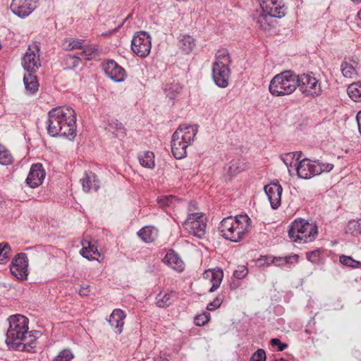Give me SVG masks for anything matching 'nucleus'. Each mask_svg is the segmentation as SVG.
Segmentation results:
<instances>
[{
    "mask_svg": "<svg viewBox=\"0 0 361 361\" xmlns=\"http://www.w3.org/2000/svg\"><path fill=\"white\" fill-rule=\"evenodd\" d=\"M47 129L52 137L73 138L76 130V114L74 109L69 106L52 109L48 114Z\"/></svg>",
    "mask_w": 361,
    "mask_h": 361,
    "instance_id": "1",
    "label": "nucleus"
},
{
    "mask_svg": "<svg viewBox=\"0 0 361 361\" xmlns=\"http://www.w3.org/2000/svg\"><path fill=\"white\" fill-rule=\"evenodd\" d=\"M248 228V216L246 214L224 218L219 224V231L221 235L233 242L243 240Z\"/></svg>",
    "mask_w": 361,
    "mask_h": 361,
    "instance_id": "2",
    "label": "nucleus"
},
{
    "mask_svg": "<svg viewBox=\"0 0 361 361\" xmlns=\"http://www.w3.org/2000/svg\"><path fill=\"white\" fill-rule=\"evenodd\" d=\"M9 327L6 332V343L10 348H19L22 338L28 331V319L21 314L10 316L8 319Z\"/></svg>",
    "mask_w": 361,
    "mask_h": 361,
    "instance_id": "3",
    "label": "nucleus"
},
{
    "mask_svg": "<svg viewBox=\"0 0 361 361\" xmlns=\"http://www.w3.org/2000/svg\"><path fill=\"white\" fill-rule=\"evenodd\" d=\"M298 82L297 74L291 71H286L272 78L269 90L274 96L288 95L296 90Z\"/></svg>",
    "mask_w": 361,
    "mask_h": 361,
    "instance_id": "4",
    "label": "nucleus"
},
{
    "mask_svg": "<svg viewBox=\"0 0 361 361\" xmlns=\"http://www.w3.org/2000/svg\"><path fill=\"white\" fill-rule=\"evenodd\" d=\"M317 226L315 224L300 219L292 222L288 230L289 238L298 243L312 242L317 236Z\"/></svg>",
    "mask_w": 361,
    "mask_h": 361,
    "instance_id": "5",
    "label": "nucleus"
},
{
    "mask_svg": "<svg viewBox=\"0 0 361 361\" xmlns=\"http://www.w3.org/2000/svg\"><path fill=\"white\" fill-rule=\"evenodd\" d=\"M231 64V59L228 51H218L212 66V77L216 85L220 87L224 88L228 85Z\"/></svg>",
    "mask_w": 361,
    "mask_h": 361,
    "instance_id": "6",
    "label": "nucleus"
},
{
    "mask_svg": "<svg viewBox=\"0 0 361 361\" xmlns=\"http://www.w3.org/2000/svg\"><path fill=\"white\" fill-rule=\"evenodd\" d=\"M333 168L334 164H332L305 158L298 163L296 171L298 177L309 179L320 175L323 172H329Z\"/></svg>",
    "mask_w": 361,
    "mask_h": 361,
    "instance_id": "7",
    "label": "nucleus"
},
{
    "mask_svg": "<svg viewBox=\"0 0 361 361\" xmlns=\"http://www.w3.org/2000/svg\"><path fill=\"white\" fill-rule=\"evenodd\" d=\"M297 87L305 97H316L322 94L321 82L312 73L297 75Z\"/></svg>",
    "mask_w": 361,
    "mask_h": 361,
    "instance_id": "8",
    "label": "nucleus"
},
{
    "mask_svg": "<svg viewBox=\"0 0 361 361\" xmlns=\"http://www.w3.org/2000/svg\"><path fill=\"white\" fill-rule=\"evenodd\" d=\"M184 226L190 233L200 238L206 233L207 224L201 213L190 214L184 222Z\"/></svg>",
    "mask_w": 361,
    "mask_h": 361,
    "instance_id": "9",
    "label": "nucleus"
},
{
    "mask_svg": "<svg viewBox=\"0 0 361 361\" xmlns=\"http://www.w3.org/2000/svg\"><path fill=\"white\" fill-rule=\"evenodd\" d=\"M151 47V37L145 31L137 32L132 39V50L136 55L140 57L147 56L150 52Z\"/></svg>",
    "mask_w": 361,
    "mask_h": 361,
    "instance_id": "10",
    "label": "nucleus"
},
{
    "mask_svg": "<svg viewBox=\"0 0 361 361\" xmlns=\"http://www.w3.org/2000/svg\"><path fill=\"white\" fill-rule=\"evenodd\" d=\"M39 51L37 46H35L33 49L29 47L24 54L22 59V66L27 73H35L41 66Z\"/></svg>",
    "mask_w": 361,
    "mask_h": 361,
    "instance_id": "11",
    "label": "nucleus"
},
{
    "mask_svg": "<svg viewBox=\"0 0 361 361\" xmlns=\"http://www.w3.org/2000/svg\"><path fill=\"white\" fill-rule=\"evenodd\" d=\"M28 259L24 252L18 253L13 259L11 265V272L17 279L23 280L27 276Z\"/></svg>",
    "mask_w": 361,
    "mask_h": 361,
    "instance_id": "12",
    "label": "nucleus"
},
{
    "mask_svg": "<svg viewBox=\"0 0 361 361\" xmlns=\"http://www.w3.org/2000/svg\"><path fill=\"white\" fill-rule=\"evenodd\" d=\"M260 8L264 12L273 16L275 18H281L287 13V8L282 0H263Z\"/></svg>",
    "mask_w": 361,
    "mask_h": 361,
    "instance_id": "13",
    "label": "nucleus"
},
{
    "mask_svg": "<svg viewBox=\"0 0 361 361\" xmlns=\"http://www.w3.org/2000/svg\"><path fill=\"white\" fill-rule=\"evenodd\" d=\"M35 8V0H13L11 5L13 13L21 18L30 15Z\"/></svg>",
    "mask_w": 361,
    "mask_h": 361,
    "instance_id": "14",
    "label": "nucleus"
},
{
    "mask_svg": "<svg viewBox=\"0 0 361 361\" xmlns=\"http://www.w3.org/2000/svg\"><path fill=\"white\" fill-rule=\"evenodd\" d=\"M264 192L270 202L273 209H277L281 203V195L283 188L279 182L271 183L264 186Z\"/></svg>",
    "mask_w": 361,
    "mask_h": 361,
    "instance_id": "15",
    "label": "nucleus"
},
{
    "mask_svg": "<svg viewBox=\"0 0 361 361\" xmlns=\"http://www.w3.org/2000/svg\"><path fill=\"white\" fill-rule=\"evenodd\" d=\"M44 177L45 171L42 165L41 164H35L30 168L26 182L30 188H35L42 183Z\"/></svg>",
    "mask_w": 361,
    "mask_h": 361,
    "instance_id": "16",
    "label": "nucleus"
},
{
    "mask_svg": "<svg viewBox=\"0 0 361 361\" xmlns=\"http://www.w3.org/2000/svg\"><path fill=\"white\" fill-rule=\"evenodd\" d=\"M104 70L106 75L115 82H121L125 79V70L113 60L107 61Z\"/></svg>",
    "mask_w": 361,
    "mask_h": 361,
    "instance_id": "17",
    "label": "nucleus"
},
{
    "mask_svg": "<svg viewBox=\"0 0 361 361\" xmlns=\"http://www.w3.org/2000/svg\"><path fill=\"white\" fill-rule=\"evenodd\" d=\"M253 20L256 23L257 29L269 31L271 28L274 27L277 23L276 18H274L273 16L269 15L262 10L260 13L257 16H253Z\"/></svg>",
    "mask_w": 361,
    "mask_h": 361,
    "instance_id": "18",
    "label": "nucleus"
},
{
    "mask_svg": "<svg viewBox=\"0 0 361 361\" xmlns=\"http://www.w3.org/2000/svg\"><path fill=\"white\" fill-rule=\"evenodd\" d=\"M299 256L296 254L288 255L286 257H274L271 262L267 257L258 259L256 262L258 266L269 265L273 263L276 266H283L285 264H295L298 262Z\"/></svg>",
    "mask_w": 361,
    "mask_h": 361,
    "instance_id": "19",
    "label": "nucleus"
},
{
    "mask_svg": "<svg viewBox=\"0 0 361 361\" xmlns=\"http://www.w3.org/2000/svg\"><path fill=\"white\" fill-rule=\"evenodd\" d=\"M180 131H175L172 135L171 152L176 159H180L184 158L186 154V149L188 145L183 140L178 138Z\"/></svg>",
    "mask_w": 361,
    "mask_h": 361,
    "instance_id": "20",
    "label": "nucleus"
},
{
    "mask_svg": "<svg viewBox=\"0 0 361 361\" xmlns=\"http://www.w3.org/2000/svg\"><path fill=\"white\" fill-rule=\"evenodd\" d=\"M41 336L39 331H29V334H25L22 338V344H20L19 348H13L16 350L32 352L36 347L37 339Z\"/></svg>",
    "mask_w": 361,
    "mask_h": 361,
    "instance_id": "21",
    "label": "nucleus"
},
{
    "mask_svg": "<svg viewBox=\"0 0 361 361\" xmlns=\"http://www.w3.org/2000/svg\"><path fill=\"white\" fill-rule=\"evenodd\" d=\"M202 276L204 279L209 280V282L212 284L209 292L213 293L220 286L224 277V272L220 269H208L203 273Z\"/></svg>",
    "mask_w": 361,
    "mask_h": 361,
    "instance_id": "22",
    "label": "nucleus"
},
{
    "mask_svg": "<svg viewBox=\"0 0 361 361\" xmlns=\"http://www.w3.org/2000/svg\"><path fill=\"white\" fill-rule=\"evenodd\" d=\"M176 131H180L178 138L183 140L188 145H190L194 140L197 133V127L188 124L180 125Z\"/></svg>",
    "mask_w": 361,
    "mask_h": 361,
    "instance_id": "23",
    "label": "nucleus"
},
{
    "mask_svg": "<svg viewBox=\"0 0 361 361\" xmlns=\"http://www.w3.org/2000/svg\"><path fill=\"white\" fill-rule=\"evenodd\" d=\"M80 182L83 190L86 192L92 190L97 191L99 188V181L92 171L85 172L84 177L80 179Z\"/></svg>",
    "mask_w": 361,
    "mask_h": 361,
    "instance_id": "24",
    "label": "nucleus"
},
{
    "mask_svg": "<svg viewBox=\"0 0 361 361\" xmlns=\"http://www.w3.org/2000/svg\"><path fill=\"white\" fill-rule=\"evenodd\" d=\"M125 318L126 314L121 309H116L111 314L109 323L116 329V333L120 334L122 332Z\"/></svg>",
    "mask_w": 361,
    "mask_h": 361,
    "instance_id": "25",
    "label": "nucleus"
},
{
    "mask_svg": "<svg viewBox=\"0 0 361 361\" xmlns=\"http://www.w3.org/2000/svg\"><path fill=\"white\" fill-rule=\"evenodd\" d=\"M164 262L178 272H181L184 269L183 262L173 250H170L166 253Z\"/></svg>",
    "mask_w": 361,
    "mask_h": 361,
    "instance_id": "26",
    "label": "nucleus"
},
{
    "mask_svg": "<svg viewBox=\"0 0 361 361\" xmlns=\"http://www.w3.org/2000/svg\"><path fill=\"white\" fill-rule=\"evenodd\" d=\"M34 73H27L23 77V82L26 91L30 94H35L39 88V83Z\"/></svg>",
    "mask_w": 361,
    "mask_h": 361,
    "instance_id": "27",
    "label": "nucleus"
},
{
    "mask_svg": "<svg viewBox=\"0 0 361 361\" xmlns=\"http://www.w3.org/2000/svg\"><path fill=\"white\" fill-rule=\"evenodd\" d=\"M107 130L111 132L115 137L120 139L126 135L123 125L116 118H111L108 121Z\"/></svg>",
    "mask_w": 361,
    "mask_h": 361,
    "instance_id": "28",
    "label": "nucleus"
},
{
    "mask_svg": "<svg viewBox=\"0 0 361 361\" xmlns=\"http://www.w3.org/2000/svg\"><path fill=\"white\" fill-rule=\"evenodd\" d=\"M174 292H160L156 298V305L159 307L165 308L170 306L174 300Z\"/></svg>",
    "mask_w": 361,
    "mask_h": 361,
    "instance_id": "29",
    "label": "nucleus"
},
{
    "mask_svg": "<svg viewBox=\"0 0 361 361\" xmlns=\"http://www.w3.org/2000/svg\"><path fill=\"white\" fill-rule=\"evenodd\" d=\"M83 247L80 250V254L82 257L88 259H97L100 256L99 252L97 250V247L92 245L90 242H85L82 243Z\"/></svg>",
    "mask_w": 361,
    "mask_h": 361,
    "instance_id": "30",
    "label": "nucleus"
},
{
    "mask_svg": "<svg viewBox=\"0 0 361 361\" xmlns=\"http://www.w3.org/2000/svg\"><path fill=\"white\" fill-rule=\"evenodd\" d=\"M81 49L82 51L79 54L80 56L85 60L96 59L99 56L98 47L95 45H83Z\"/></svg>",
    "mask_w": 361,
    "mask_h": 361,
    "instance_id": "31",
    "label": "nucleus"
},
{
    "mask_svg": "<svg viewBox=\"0 0 361 361\" xmlns=\"http://www.w3.org/2000/svg\"><path fill=\"white\" fill-rule=\"evenodd\" d=\"M137 234L145 243H151L155 240L157 233L153 227L145 226L138 231Z\"/></svg>",
    "mask_w": 361,
    "mask_h": 361,
    "instance_id": "32",
    "label": "nucleus"
},
{
    "mask_svg": "<svg viewBox=\"0 0 361 361\" xmlns=\"http://www.w3.org/2000/svg\"><path fill=\"white\" fill-rule=\"evenodd\" d=\"M138 159L144 167L152 169L154 166V155L152 152L147 151L140 153Z\"/></svg>",
    "mask_w": 361,
    "mask_h": 361,
    "instance_id": "33",
    "label": "nucleus"
},
{
    "mask_svg": "<svg viewBox=\"0 0 361 361\" xmlns=\"http://www.w3.org/2000/svg\"><path fill=\"white\" fill-rule=\"evenodd\" d=\"M345 232L355 237L361 235V219L350 221L346 226Z\"/></svg>",
    "mask_w": 361,
    "mask_h": 361,
    "instance_id": "34",
    "label": "nucleus"
},
{
    "mask_svg": "<svg viewBox=\"0 0 361 361\" xmlns=\"http://www.w3.org/2000/svg\"><path fill=\"white\" fill-rule=\"evenodd\" d=\"M195 46L194 39L189 35H185L180 41V49L185 54L190 53Z\"/></svg>",
    "mask_w": 361,
    "mask_h": 361,
    "instance_id": "35",
    "label": "nucleus"
},
{
    "mask_svg": "<svg viewBox=\"0 0 361 361\" xmlns=\"http://www.w3.org/2000/svg\"><path fill=\"white\" fill-rule=\"evenodd\" d=\"M348 94L355 102H361V82H355L349 85Z\"/></svg>",
    "mask_w": 361,
    "mask_h": 361,
    "instance_id": "36",
    "label": "nucleus"
},
{
    "mask_svg": "<svg viewBox=\"0 0 361 361\" xmlns=\"http://www.w3.org/2000/svg\"><path fill=\"white\" fill-rule=\"evenodd\" d=\"M302 152H289L281 157V160L286 165L288 168L291 167L293 164V160L296 161L295 166L299 162V159L301 157Z\"/></svg>",
    "mask_w": 361,
    "mask_h": 361,
    "instance_id": "37",
    "label": "nucleus"
},
{
    "mask_svg": "<svg viewBox=\"0 0 361 361\" xmlns=\"http://www.w3.org/2000/svg\"><path fill=\"white\" fill-rule=\"evenodd\" d=\"M13 161L11 153L4 146L0 145V164L9 165Z\"/></svg>",
    "mask_w": 361,
    "mask_h": 361,
    "instance_id": "38",
    "label": "nucleus"
},
{
    "mask_svg": "<svg viewBox=\"0 0 361 361\" xmlns=\"http://www.w3.org/2000/svg\"><path fill=\"white\" fill-rule=\"evenodd\" d=\"M85 40L82 39H66L64 45L66 50H73L75 49H81L83 47Z\"/></svg>",
    "mask_w": 361,
    "mask_h": 361,
    "instance_id": "39",
    "label": "nucleus"
},
{
    "mask_svg": "<svg viewBox=\"0 0 361 361\" xmlns=\"http://www.w3.org/2000/svg\"><path fill=\"white\" fill-rule=\"evenodd\" d=\"M322 253L323 250L320 248H318L314 250L307 252L306 257L308 261L311 262L313 264H319L322 261Z\"/></svg>",
    "mask_w": 361,
    "mask_h": 361,
    "instance_id": "40",
    "label": "nucleus"
},
{
    "mask_svg": "<svg viewBox=\"0 0 361 361\" xmlns=\"http://www.w3.org/2000/svg\"><path fill=\"white\" fill-rule=\"evenodd\" d=\"M81 60L80 56L75 55H66L63 59L64 64L67 68L72 69L78 66Z\"/></svg>",
    "mask_w": 361,
    "mask_h": 361,
    "instance_id": "41",
    "label": "nucleus"
},
{
    "mask_svg": "<svg viewBox=\"0 0 361 361\" xmlns=\"http://www.w3.org/2000/svg\"><path fill=\"white\" fill-rule=\"evenodd\" d=\"M339 261L341 264L352 268L361 267V262L357 261L349 256L342 255L339 257Z\"/></svg>",
    "mask_w": 361,
    "mask_h": 361,
    "instance_id": "42",
    "label": "nucleus"
},
{
    "mask_svg": "<svg viewBox=\"0 0 361 361\" xmlns=\"http://www.w3.org/2000/svg\"><path fill=\"white\" fill-rule=\"evenodd\" d=\"M341 71L344 77L349 78H353L357 74L355 68L348 62L342 63Z\"/></svg>",
    "mask_w": 361,
    "mask_h": 361,
    "instance_id": "43",
    "label": "nucleus"
},
{
    "mask_svg": "<svg viewBox=\"0 0 361 361\" xmlns=\"http://www.w3.org/2000/svg\"><path fill=\"white\" fill-rule=\"evenodd\" d=\"M11 247L6 243H0V264H5L9 256Z\"/></svg>",
    "mask_w": 361,
    "mask_h": 361,
    "instance_id": "44",
    "label": "nucleus"
},
{
    "mask_svg": "<svg viewBox=\"0 0 361 361\" xmlns=\"http://www.w3.org/2000/svg\"><path fill=\"white\" fill-rule=\"evenodd\" d=\"M74 355L71 350L64 349L54 357L52 361H71Z\"/></svg>",
    "mask_w": 361,
    "mask_h": 361,
    "instance_id": "45",
    "label": "nucleus"
},
{
    "mask_svg": "<svg viewBox=\"0 0 361 361\" xmlns=\"http://www.w3.org/2000/svg\"><path fill=\"white\" fill-rule=\"evenodd\" d=\"M177 201L178 199L172 195L164 196L158 199V203L162 207H173Z\"/></svg>",
    "mask_w": 361,
    "mask_h": 361,
    "instance_id": "46",
    "label": "nucleus"
},
{
    "mask_svg": "<svg viewBox=\"0 0 361 361\" xmlns=\"http://www.w3.org/2000/svg\"><path fill=\"white\" fill-rule=\"evenodd\" d=\"M248 274V268L245 265H239L234 271L233 277L235 280L244 279Z\"/></svg>",
    "mask_w": 361,
    "mask_h": 361,
    "instance_id": "47",
    "label": "nucleus"
},
{
    "mask_svg": "<svg viewBox=\"0 0 361 361\" xmlns=\"http://www.w3.org/2000/svg\"><path fill=\"white\" fill-rule=\"evenodd\" d=\"M179 89L180 88L177 84H171L167 85L165 88L166 97H169L171 100L174 99L177 94L179 92Z\"/></svg>",
    "mask_w": 361,
    "mask_h": 361,
    "instance_id": "48",
    "label": "nucleus"
},
{
    "mask_svg": "<svg viewBox=\"0 0 361 361\" xmlns=\"http://www.w3.org/2000/svg\"><path fill=\"white\" fill-rule=\"evenodd\" d=\"M210 314L207 312L197 315L194 319V322L197 326H203L209 321Z\"/></svg>",
    "mask_w": 361,
    "mask_h": 361,
    "instance_id": "49",
    "label": "nucleus"
},
{
    "mask_svg": "<svg viewBox=\"0 0 361 361\" xmlns=\"http://www.w3.org/2000/svg\"><path fill=\"white\" fill-rule=\"evenodd\" d=\"M224 296L219 295H217L215 299L210 302L207 306V310L209 311H213L219 307L223 302Z\"/></svg>",
    "mask_w": 361,
    "mask_h": 361,
    "instance_id": "50",
    "label": "nucleus"
},
{
    "mask_svg": "<svg viewBox=\"0 0 361 361\" xmlns=\"http://www.w3.org/2000/svg\"><path fill=\"white\" fill-rule=\"evenodd\" d=\"M266 353L263 349H258L250 358V361H266Z\"/></svg>",
    "mask_w": 361,
    "mask_h": 361,
    "instance_id": "51",
    "label": "nucleus"
},
{
    "mask_svg": "<svg viewBox=\"0 0 361 361\" xmlns=\"http://www.w3.org/2000/svg\"><path fill=\"white\" fill-rule=\"evenodd\" d=\"M270 343L272 346H278L279 351L284 350L288 345L286 343H283L279 338H272L270 341Z\"/></svg>",
    "mask_w": 361,
    "mask_h": 361,
    "instance_id": "52",
    "label": "nucleus"
},
{
    "mask_svg": "<svg viewBox=\"0 0 361 361\" xmlns=\"http://www.w3.org/2000/svg\"><path fill=\"white\" fill-rule=\"evenodd\" d=\"M90 292V286L85 285V286H82L78 291L79 294L82 296L88 295Z\"/></svg>",
    "mask_w": 361,
    "mask_h": 361,
    "instance_id": "53",
    "label": "nucleus"
},
{
    "mask_svg": "<svg viewBox=\"0 0 361 361\" xmlns=\"http://www.w3.org/2000/svg\"><path fill=\"white\" fill-rule=\"evenodd\" d=\"M356 120H357V125H358L359 132L361 134V111H360L357 113V116H356Z\"/></svg>",
    "mask_w": 361,
    "mask_h": 361,
    "instance_id": "54",
    "label": "nucleus"
},
{
    "mask_svg": "<svg viewBox=\"0 0 361 361\" xmlns=\"http://www.w3.org/2000/svg\"><path fill=\"white\" fill-rule=\"evenodd\" d=\"M357 16H358L359 19L361 20V10L358 12Z\"/></svg>",
    "mask_w": 361,
    "mask_h": 361,
    "instance_id": "55",
    "label": "nucleus"
},
{
    "mask_svg": "<svg viewBox=\"0 0 361 361\" xmlns=\"http://www.w3.org/2000/svg\"><path fill=\"white\" fill-rule=\"evenodd\" d=\"M354 2H356V3H360L361 2V0H352Z\"/></svg>",
    "mask_w": 361,
    "mask_h": 361,
    "instance_id": "56",
    "label": "nucleus"
},
{
    "mask_svg": "<svg viewBox=\"0 0 361 361\" xmlns=\"http://www.w3.org/2000/svg\"><path fill=\"white\" fill-rule=\"evenodd\" d=\"M233 284V286H238V284H237V283H235V281H234Z\"/></svg>",
    "mask_w": 361,
    "mask_h": 361,
    "instance_id": "57",
    "label": "nucleus"
},
{
    "mask_svg": "<svg viewBox=\"0 0 361 361\" xmlns=\"http://www.w3.org/2000/svg\"><path fill=\"white\" fill-rule=\"evenodd\" d=\"M121 25H122V24L118 25V27L115 30H117L118 29H119L121 27Z\"/></svg>",
    "mask_w": 361,
    "mask_h": 361,
    "instance_id": "58",
    "label": "nucleus"
}]
</instances>
